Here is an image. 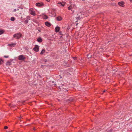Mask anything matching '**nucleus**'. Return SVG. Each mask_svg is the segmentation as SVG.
Instances as JSON below:
<instances>
[{"mask_svg": "<svg viewBox=\"0 0 132 132\" xmlns=\"http://www.w3.org/2000/svg\"><path fill=\"white\" fill-rule=\"evenodd\" d=\"M76 8V6L75 4H71L69 7H68L69 10H71L73 12L74 11L73 9H75Z\"/></svg>", "mask_w": 132, "mask_h": 132, "instance_id": "f257e3e1", "label": "nucleus"}, {"mask_svg": "<svg viewBox=\"0 0 132 132\" xmlns=\"http://www.w3.org/2000/svg\"><path fill=\"white\" fill-rule=\"evenodd\" d=\"M29 12L33 16H35L36 15L34 10L32 8L30 9Z\"/></svg>", "mask_w": 132, "mask_h": 132, "instance_id": "f03ea898", "label": "nucleus"}, {"mask_svg": "<svg viewBox=\"0 0 132 132\" xmlns=\"http://www.w3.org/2000/svg\"><path fill=\"white\" fill-rule=\"evenodd\" d=\"M21 34H15L13 36L14 38L16 39L20 38L21 36Z\"/></svg>", "mask_w": 132, "mask_h": 132, "instance_id": "7ed1b4c3", "label": "nucleus"}, {"mask_svg": "<svg viewBox=\"0 0 132 132\" xmlns=\"http://www.w3.org/2000/svg\"><path fill=\"white\" fill-rule=\"evenodd\" d=\"M25 59V57L23 55H21L19 56L18 59L19 60H23Z\"/></svg>", "mask_w": 132, "mask_h": 132, "instance_id": "20e7f679", "label": "nucleus"}, {"mask_svg": "<svg viewBox=\"0 0 132 132\" xmlns=\"http://www.w3.org/2000/svg\"><path fill=\"white\" fill-rule=\"evenodd\" d=\"M36 5L38 7L42 6L44 5V4L42 2L38 3H36Z\"/></svg>", "mask_w": 132, "mask_h": 132, "instance_id": "39448f33", "label": "nucleus"}, {"mask_svg": "<svg viewBox=\"0 0 132 132\" xmlns=\"http://www.w3.org/2000/svg\"><path fill=\"white\" fill-rule=\"evenodd\" d=\"M34 50L36 52H38L39 51V48L38 45H36L34 48H33Z\"/></svg>", "mask_w": 132, "mask_h": 132, "instance_id": "423d86ee", "label": "nucleus"}, {"mask_svg": "<svg viewBox=\"0 0 132 132\" xmlns=\"http://www.w3.org/2000/svg\"><path fill=\"white\" fill-rule=\"evenodd\" d=\"M65 4V3L64 2H59L58 3V4H60V6H63Z\"/></svg>", "mask_w": 132, "mask_h": 132, "instance_id": "0eeeda50", "label": "nucleus"}, {"mask_svg": "<svg viewBox=\"0 0 132 132\" xmlns=\"http://www.w3.org/2000/svg\"><path fill=\"white\" fill-rule=\"evenodd\" d=\"M74 100L72 98H70L67 100L66 101L67 102H73Z\"/></svg>", "mask_w": 132, "mask_h": 132, "instance_id": "6e6552de", "label": "nucleus"}, {"mask_svg": "<svg viewBox=\"0 0 132 132\" xmlns=\"http://www.w3.org/2000/svg\"><path fill=\"white\" fill-rule=\"evenodd\" d=\"M60 27L58 26H57L55 28V30L56 32H59L60 30Z\"/></svg>", "mask_w": 132, "mask_h": 132, "instance_id": "1a4fd4ad", "label": "nucleus"}, {"mask_svg": "<svg viewBox=\"0 0 132 132\" xmlns=\"http://www.w3.org/2000/svg\"><path fill=\"white\" fill-rule=\"evenodd\" d=\"M16 44V43H12L8 44V46H10L11 47H14Z\"/></svg>", "mask_w": 132, "mask_h": 132, "instance_id": "9d476101", "label": "nucleus"}, {"mask_svg": "<svg viewBox=\"0 0 132 132\" xmlns=\"http://www.w3.org/2000/svg\"><path fill=\"white\" fill-rule=\"evenodd\" d=\"M118 4L119 5L123 7L124 6V3L122 2H119L118 3Z\"/></svg>", "mask_w": 132, "mask_h": 132, "instance_id": "9b49d317", "label": "nucleus"}, {"mask_svg": "<svg viewBox=\"0 0 132 132\" xmlns=\"http://www.w3.org/2000/svg\"><path fill=\"white\" fill-rule=\"evenodd\" d=\"M45 24L47 26L50 27L51 26V24L48 22H46L45 23Z\"/></svg>", "mask_w": 132, "mask_h": 132, "instance_id": "f8f14e48", "label": "nucleus"}, {"mask_svg": "<svg viewBox=\"0 0 132 132\" xmlns=\"http://www.w3.org/2000/svg\"><path fill=\"white\" fill-rule=\"evenodd\" d=\"M56 20L58 21H60L62 19V18L61 16H58L56 18Z\"/></svg>", "mask_w": 132, "mask_h": 132, "instance_id": "ddd939ff", "label": "nucleus"}, {"mask_svg": "<svg viewBox=\"0 0 132 132\" xmlns=\"http://www.w3.org/2000/svg\"><path fill=\"white\" fill-rule=\"evenodd\" d=\"M37 41L39 43H41L42 42V40L41 38L39 37L37 39Z\"/></svg>", "mask_w": 132, "mask_h": 132, "instance_id": "4468645a", "label": "nucleus"}, {"mask_svg": "<svg viewBox=\"0 0 132 132\" xmlns=\"http://www.w3.org/2000/svg\"><path fill=\"white\" fill-rule=\"evenodd\" d=\"M6 65H10L11 64V62L8 61L6 63Z\"/></svg>", "mask_w": 132, "mask_h": 132, "instance_id": "2eb2a0df", "label": "nucleus"}, {"mask_svg": "<svg viewBox=\"0 0 132 132\" xmlns=\"http://www.w3.org/2000/svg\"><path fill=\"white\" fill-rule=\"evenodd\" d=\"M43 17L44 19H47L48 18V17L46 15H43Z\"/></svg>", "mask_w": 132, "mask_h": 132, "instance_id": "dca6fc26", "label": "nucleus"}, {"mask_svg": "<svg viewBox=\"0 0 132 132\" xmlns=\"http://www.w3.org/2000/svg\"><path fill=\"white\" fill-rule=\"evenodd\" d=\"M45 52V50L44 49H43L42 50L41 52L40 53V54L41 55L43 54Z\"/></svg>", "mask_w": 132, "mask_h": 132, "instance_id": "f3484780", "label": "nucleus"}, {"mask_svg": "<svg viewBox=\"0 0 132 132\" xmlns=\"http://www.w3.org/2000/svg\"><path fill=\"white\" fill-rule=\"evenodd\" d=\"M5 31L4 30L2 29H0V33H3L5 32Z\"/></svg>", "mask_w": 132, "mask_h": 132, "instance_id": "a211bd4d", "label": "nucleus"}, {"mask_svg": "<svg viewBox=\"0 0 132 132\" xmlns=\"http://www.w3.org/2000/svg\"><path fill=\"white\" fill-rule=\"evenodd\" d=\"M15 20V18L13 17H12L11 18V20L12 21H14Z\"/></svg>", "mask_w": 132, "mask_h": 132, "instance_id": "6ab92c4d", "label": "nucleus"}, {"mask_svg": "<svg viewBox=\"0 0 132 132\" xmlns=\"http://www.w3.org/2000/svg\"><path fill=\"white\" fill-rule=\"evenodd\" d=\"M87 56L88 58L89 59L91 57V55L90 54H89L87 55Z\"/></svg>", "mask_w": 132, "mask_h": 132, "instance_id": "aec40b11", "label": "nucleus"}, {"mask_svg": "<svg viewBox=\"0 0 132 132\" xmlns=\"http://www.w3.org/2000/svg\"><path fill=\"white\" fill-rule=\"evenodd\" d=\"M3 63V61L1 59H0V64H2Z\"/></svg>", "mask_w": 132, "mask_h": 132, "instance_id": "412c9836", "label": "nucleus"}, {"mask_svg": "<svg viewBox=\"0 0 132 132\" xmlns=\"http://www.w3.org/2000/svg\"><path fill=\"white\" fill-rule=\"evenodd\" d=\"M28 20L27 19V20L25 21L24 23H28Z\"/></svg>", "mask_w": 132, "mask_h": 132, "instance_id": "4be33fe9", "label": "nucleus"}, {"mask_svg": "<svg viewBox=\"0 0 132 132\" xmlns=\"http://www.w3.org/2000/svg\"><path fill=\"white\" fill-rule=\"evenodd\" d=\"M63 90L64 92H67L68 91V90L67 89H65V88H63Z\"/></svg>", "mask_w": 132, "mask_h": 132, "instance_id": "5701e85b", "label": "nucleus"}, {"mask_svg": "<svg viewBox=\"0 0 132 132\" xmlns=\"http://www.w3.org/2000/svg\"><path fill=\"white\" fill-rule=\"evenodd\" d=\"M4 57L5 58H7L9 57V56L5 55L4 56Z\"/></svg>", "mask_w": 132, "mask_h": 132, "instance_id": "b1692460", "label": "nucleus"}, {"mask_svg": "<svg viewBox=\"0 0 132 132\" xmlns=\"http://www.w3.org/2000/svg\"><path fill=\"white\" fill-rule=\"evenodd\" d=\"M73 60H76V59H77V57H73Z\"/></svg>", "mask_w": 132, "mask_h": 132, "instance_id": "393cba45", "label": "nucleus"}, {"mask_svg": "<svg viewBox=\"0 0 132 132\" xmlns=\"http://www.w3.org/2000/svg\"><path fill=\"white\" fill-rule=\"evenodd\" d=\"M7 128H8V127L7 126H5L4 127V128L5 129H7Z\"/></svg>", "mask_w": 132, "mask_h": 132, "instance_id": "a878e982", "label": "nucleus"}, {"mask_svg": "<svg viewBox=\"0 0 132 132\" xmlns=\"http://www.w3.org/2000/svg\"><path fill=\"white\" fill-rule=\"evenodd\" d=\"M30 16H28L27 17V19H28L29 20H30Z\"/></svg>", "mask_w": 132, "mask_h": 132, "instance_id": "bb28decb", "label": "nucleus"}, {"mask_svg": "<svg viewBox=\"0 0 132 132\" xmlns=\"http://www.w3.org/2000/svg\"><path fill=\"white\" fill-rule=\"evenodd\" d=\"M16 10L15 9H14L13 11L15 12L16 11Z\"/></svg>", "mask_w": 132, "mask_h": 132, "instance_id": "cd10ccee", "label": "nucleus"}, {"mask_svg": "<svg viewBox=\"0 0 132 132\" xmlns=\"http://www.w3.org/2000/svg\"><path fill=\"white\" fill-rule=\"evenodd\" d=\"M50 0H46V1L49 2L50 1Z\"/></svg>", "mask_w": 132, "mask_h": 132, "instance_id": "c85d7f7f", "label": "nucleus"}, {"mask_svg": "<svg viewBox=\"0 0 132 132\" xmlns=\"http://www.w3.org/2000/svg\"><path fill=\"white\" fill-rule=\"evenodd\" d=\"M67 29H69L70 28L69 27V26H68V27H67Z\"/></svg>", "mask_w": 132, "mask_h": 132, "instance_id": "c756f323", "label": "nucleus"}, {"mask_svg": "<svg viewBox=\"0 0 132 132\" xmlns=\"http://www.w3.org/2000/svg\"><path fill=\"white\" fill-rule=\"evenodd\" d=\"M33 129L34 130H36V129H35V128L34 127L33 128Z\"/></svg>", "mask_w": 132, "mask_h": 132, "instance_id": "7c9ffc66", "label": "nucleus"}, {"mask_svg": "<svg viewBox=\"0 0 132 132\" xmlns=\"http://www.w3.org/2000/svg\"><path fill=\"white\" fill-rule=\"evenodd\" d=\"M11 104H9V106H11Z\"/></svg>", "mask_w": 132, "mask_h": 132, "instance_id": "2f4dec72", "label": "nucleus"}, {"mask_svg": "<svg viewBox=\"0 0 132 132\" xmlns=\"http://www.w3.org/2000/svg\"><path fill=\"white\" fill-rule=\"evenodd\" d=\"M82 1L84 2H85L86 1V0H82Z\"/></svg>", "mask_w": 132, "mask_h": 132, "instance_id": "473e14b6", "label": "nucleus"}, {"mask_svg": "<svg viewBox=\"0 0 132 132\" xmlns=\"http://www.w3.org/2000/svg\"><path fill=\"white\" fill-rule=\"evenodd\" d=\"M132 3V0H129Z\"/></svg>", "mask_w": 132, "mask_h": 132, "instance_id": "72a5a7b5", "label": "nucleus"}, {"mask_svg": "<svg viewBox=\"0 0 132 132\" xmlns=\"http://www.w3.org/2000/svg\"><path fill=\"white\" fill-rule=\"evenodd\" d=\"M105 90H104V91H103V92H105Z\"/></svg>", "mask_w": 132, "mask_h": 132, "instance_id": "f704fd0d", "label": "nucleus"}, {"mask_svg": "<svg viewBox=\"0 0 132 132\" xmlns=\"http://www.w3.org/2000/svg\"><path fill=\"white\" fill-rule=\"evenodd\" d=\"M54 81H52V82L53 83H54Z\"/></svg>", "mask_w": 132, "mask_h": 132, "instance_id": "c9c22d12", "label": "nucleus"}, {"mask_svg": "<svg viewBox=\"0 0 132 132\" xmlns=\"http://www.w3.org/2000/svg\"><path fill=\"white\" fill-rule=\"evenodd\" d=\"M17 10H19V9H18Z\"/></svg>", "mask_w": 132, "mask_h": 132, "instance_id": "e433bc0d", "label": "nucleus"}, {"mask_svg": "<svg viewBox=\"0 0 132 132\" xmlns=\"http://www.w3.org/2000/svg\"><path fill=\"white\" fill-rule=\"evenodd\" d=\"M0 34V35H1V34Z\"/></svg>", "mask_w": 132, "mask_h": 132, "instance_id": "4c0bfd02", "label": "nucleus"}, {"mask_svg": "<svg viewBox=\"0 0 132 132\" xmlns=\"http://www.w3.org/2000/svg\"><path fill=\"white\" fill-rule=\"evenodd\" d=\"M60 78H62V77H61Z\"/></svg>", "mask_w": 132, "mask_h": 132, "instance_id": "58836bf2", "label": "nucleus"}, {"mask_svg": "<svg viewBox=\"0 0 132 132\" xmlns=\"http://www.w3.org/2000/svg\"><path fill=\"white\" fill-rule=\"evenodd\" d=\"M131 55H132V54Z\"/></svg>", "mask_w": 132, "mask_h": 132, "instance_id": "ea45409f", "label": "nucleus"}]
</instances>
